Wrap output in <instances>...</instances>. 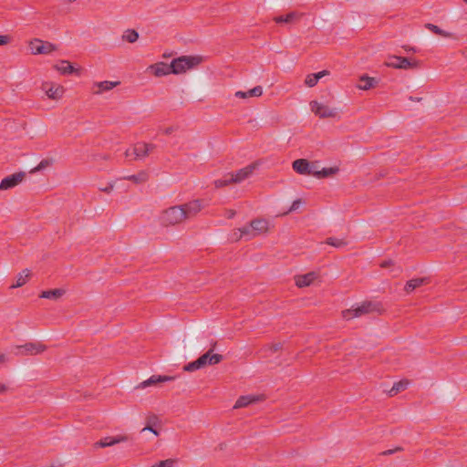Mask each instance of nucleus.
<instances>
[{
  "label": "nucleus",
  "mask_w": 467,
  "mask_h": 467,
  "mask_svg": "<svg viewBox=\"0 0 467 467\" xmlns=\"http://www.w3.org/2000/svg\"><path fill=\"white\" fill-rule=\"evenodd\" d=\"M185 218V212L181 205H174L164 210L160 216V223L162 226H174L182 223Z\"/></svg>",
  "instance_id": "obj_1"
},
{
  "label": "nucleus",
  "mask_w": 467,
  "mask_h": 467,
  "mask_svg": "<svg viewBox=\"0 0 467 467\" xmlns=\"http://www.w3.org/2000/svg\"><path fill=\"white\" fill-rule=\"evenodd\" d=\"M201 61L202 58L197 56H182L171 62V72L175 75L185 73L187 70L199 65Z\"/></svg>",
  "instance_id": "obj_2"
},
{
  "label": "nucleus",
  "mask_w": 467,
  "mask_h": 467,
  "mask_svg": "<svg viewBox=\"0 0 467 467\" xmlns=\"http://www.w3.org/2000/svg\"><path fill=\"white\" fill-rule=\"evenodd\" d=\"M379 311V306L377 303L371 301L363 302L361 305L356 307L344 310L342 316L345 319L349 320L354 317H361L365 314Z\"/></svg>",
  "instance_id": "obj_3"
},
{
  "label": "nucleus",
  "mask_w": 467,
  "mask_h": 467,
  "mask_svg": "<svg viewBox=\"0 0 467 467\" xmlns=\"http://www.w3.org/2000/svg\"><path fill=\"white\" fill-rule=\"evenodd\" d=\"M385 65L392 68L410 69L418 67L419 62L417 60H410L405 57L391 56L385 62Z\"/></svg>",
  "instance_id": "obj_4"
},
{
  "label": "nucleus",
  "mask_w": 467,
  "mask_h": 467,
  "mask_svg": "<svg viewBox=\"0 0 467 467\" xmlns=\"http://www.w3.org/2000/svg\"><path fill=\"white\" fill-rule=\"evenodd\" d=\"M29 48L31 53L34 55L50 54L51 52L57 50L56 45L38 38H35L34 40L30 41Z\"/></svg>",
  "instance_id": "obj_5"
},
{
  "label": "nucleus",
  "mask_w": 467,
  "mask_h": 467,
  "mask_svg": "<svg viewBox=\"0 0 467 467\" xmlns=\"http://www.w3.org/2000/svg\"><path fill=\"white\" fill-rule=\"evenodd\" d=\"M311 110L319 118H335L337 115L336 109L329 108L327 105L319 103L316 100L310 102Z\"/></svg>",
  "instance_id": "obj_6"
},
{
  "label": "nucleus",
  "mask_w": 467,
  "mask_h": 467,
  "mask_svg": "<svg viewBox=\"0 0 467 467\" xmlns=\"http://www.w3.org/2000/svg\"><path fill=\"white\" fill-rule=\"evenodd\" d=\"M17 349L19 350L18 353L22 355H37L44 352L47 347L40 342H28L25 345L18 346Z\"/></svg>",
  "instance_id": "obj_7"
},
{
  "label": "nucleus",
  "mask_w": 467,
  "mask_h": 467,
  "mask_svg": "<svg viewBox=\"0 0 467 467\" xmlns=\"http://www.w3.org/2000/svg\"><path fill=\"white\" fill-rule=\"evenodd\" d=\"M26 173L19 171L4 178L0 182V190H9L19 184L25 178Z\"/></svg>",
  "instance_id": "obj_8"
},
{
  "label": "nucleus",
  "mask_w": 467,
  "mask_h": 467,
  "mask_svg": "<svg viewBox=\"0 0 467 467\" xmlns=\"http://www.w3.org/2000/svg\"><path fill=\"white\" fill-rule=\"evenodd\" d=\"M156 146L152 143L138 142L132 147V155L134 160L143 159L147 157Z\"/></svg>",
  "instance_id": "obj_9"
},
{
  "label": "nucleus",
  "mask_w": 467,
  "mask_h": 467,
  "mask_svg": "<svg viewBox=\"0 0 467 467\" xmlns=\"http://www.w3.org/2000/svg\"><path fill=\"white\" fill-rule=\"evenodd\" d=\"M256 168V163H251L247 165L246 167L240 169L235 173H229L230 174V181H233L234 183H239L248 177L252 175L254 169Z\"/></svg>",
  "instance_id": "obj_10"
},
{
  "label": "nucleus",
  "mask_w": 467,
  "mask_h": 467,
  "mask_svg": "<svg viewBox=\"0 0 467 467\" xmlns=\"http://www.w3.org/2000/svg\"><path fill=\"white\" fill-rule=\"evenodd\" d=\"M42 89L46 92L47 96L52 99H58L64 93V88L60 85L52 82H44Z\"/></svg>",
  "instance_id": "obj_11"
},
{
  "label": "nucleus",
  "mask_w": 467,
  "mask_h": 467,
  "mask_svg": "<svg viewBox=\"0 0 467 467\" xmlns=\"http://www.w3.org/2000/svg\"><path fill=\"white\" fill-rule=\"evenodd\" d=\"M181 207L185 212V218L190 219L202 211L203 204L201 200L197 199L182 204Z\"/></svg>",
  "instance_id": "obj_12"
},
{
  "label": "nucleus",
  "mask_w": 467,
  "mask_h": 467,
  "mask_svg": "<svg viewBox=\"0 0 467 467\" xmlns=\"http://www.w3.org/2000/svg\"><path fill=\"white\" fill-rule=\"evenodd\" d=\"M213 348H210L207 352L202 354L198 359L201 361L202 367L204 368L208 365H216L219 364L223 357L221 354H213Z\"/></svg>",
  "instance_id": "obj_13"
},
{
  "label": "nucleus",
  "mask_w": 467,
  "mask_h": 467,
  "mask_svg": "<svg viewBox=\"0 0 467 467\" xmlns=\"http://www.w3.org/2000/svg\"><path fill=\"white\" fill-rule=\"evenodd\" d=\"M128 441H129V436H127V435H118L115 437H105V438L99 440V441H97L94 446L97 448L98 447L105 448V447L113 446L115 444Z\"/></svg>",
  "instance_id": "obj_14"
},
{
  "label": "nucleus",
  "mask_w": 467,
  "mask_h": 467,
  "mask_svg": "<svg viewBox=\"0 0 467 467\" xmlns=\"http://www.w3.org/2000/svg\"><path fill=\"white\" fill-rule=\"evenodd\" d=\"M176 379V377L174 376H161V375H152L151 377H150L147 380H144L142 381L140 384V388H146L148 386H152V385H156L158 383H162V382H168V381H172Z\"/></svg>",
  "instance_id": "obj_15"
},
{
  "label": "nucleus",
  "mask_w": 467,
  "mask_h": 467,
  "mask_svg": "<svg viewBox=\"0 0 467 467\" xmlns=\"http://www.w3.org/2000/svg\"><path fill=\"white\" fill-rule=\"evenodd\" d=\"M171 63L167 64L164 62H158L151 65L149 68L153 72L156 77L167 76L169 74H172L171 72Z\"/></svg>",
  "instance_id": "obj_16"
},
{
  "label": "nucleus",
  "mask_w": 467,
  "mask_h": 467,
  "mask_svg": "<svg viewBox=\"0 0 467 467\" xmlns=\"http://www.w3.org/2000/svg\"><path fill=\"white\" fill-rule=\"evenodd\" d=\"M430 283V278L428 277H418V278H413V279H410L409 281H407L406 285H405V287H404V290L407 292V293H411L413 292L416 288H419L424 285H427Z\"/></svg>",
  "instance_id": "obj_17"
},
{
  "label": "nucleus",
  "mask_w": 467,
  "mask_h": 467,
  "mask_svg": "<svg viewBox=\"0 0 467 467\" xmlns=\"http://www.w3.org/2000/svg\"><path fill=\"white\" fill-rule=\"evenodd\" d=\"M293 170L301 175H308L309 161L306 159H297L292 163Z\"/></svg>",
  "instance_id": "obj_18"
},
{
  "label": "nucleus",
  "mask_w": 467,
  "mask_h": 467,
  "mask_svg": "<svg viewBox=\"0 0 467 467\" xmlns=\"http://www.w3.org/2000/svg\"><path fill=\"white\" fill-rule=\"evenodd\" d=\"M317 276V275L315 272H309L306 275H298L296 279V285L298 287L308 286L314 282Z\"/></svg>",
  "instance_id": "obj_19"
},
{
  "label": "nucleus",
  "mask_w": 467,
  "mask_h": 467,
  "mask_svg": "<svg viewBox=\"0 0 467 467\" xmlns=\"http://www.w3.org/2000/svg\"><path fill=\"white\" fill-rule=\"evenodd\" d=\"M254 235L265 233L268 229V223L264 219H254L250 223Z\"/></svg>",
  "instance_id": "obj_20"
},
{
  "label": "nucleus",
  "mask_w": 467,
  "mask_h": 467,
  "mask_svg": "<svg viewBox=\"0 0 467 467\" xmlns=\"http://www.w3.org/2000/svg\"><path fill=\"white\" fill-rule=\"evenodd\" d=\"M328 74L329 72L327 70H322L317 73L308 74L305 79V84L309 88H313L317 84L320 78Z\"/></svg>",
  "instance_id": "obj_21"
},
{
  "label": "nucleus",
  "mask_w": 467,
  "mask_h": 467,
  "mask_svg": "<svg viewBox=\"0 0 467 467\" xmlns=\"http://www.w3.org/2000/svg\"><path fill=\"white\" fill-rule=\"evenodd\" d=\"M54 67L62 75H71L75 72H78V69H76L68 61L62 60L59 64L54 66Z\"/></svg>",
  "instance_id": "obj_22"
},
{
  "label": "nucleus",
  "mask_w": 467,
  "mask_h": 467,
  "mask_svg": "<svg viewBox=\"0 0 467 467\" xmlns=\"http://www.w3.org/2000/svg\"><path fill=\"white\" fill-rule=\"evenodd\" d=\"M120 84L119 81H100L95 83V86L99 88L98 90L94 91V94H101L105 91H109L115 87L119 86Z\"/></svg>",
  "instance_id": "obj_23"
},
{
  "label": "nucleus",
  "mask_w": 467,
  "mask_h": 467,
  "mask_svg": "<svg viewBox=\"0 0 467 467\" xmlns=\"http://www.w3.org/2000/svg\"><path fill=\"white\" fill-rule=\"evenodd\" d=\"M378 84V80L375 78H370L367 75L360 77L358 88L363 90L370 89Z\"/></svg>",
  "instance_id": "obj_24"
},
{
  "label": "nucleus",
  "mask_w": 467,
  "mask_h": 467,
  "mask_svg": "<svg viewBox=\"0 0 467 467\" xmlns=\"http://www.w3.org/2000/svg\"><path fill=\"white\" fill-rule=\"evenodd\" d=\"M65 294V290L62 288H56L51 290L42 291L39 297L57 300Z\"/></svg>",
  "instance_id": "obj_25"
},
{
  "label": "nucleus",
  "mask_w": 467,
  "mask_h": 467,
  "mask_svg": "<svg viewBox=\"0 0 467 467\" xmlns=\"http://www.w3.org/2000/svg\"><path fill=\"white\" fill-rule=\"evenodd\" d=\"M263 94L261 86H256L248 91H237L235 97L240 99H246L248 97H260Z\"/></svg>",
  "instance_id": "obj_26"
},
{
  "label": "nucleus",
  "mask_w": 467,
  "mask_h": 467,
  "mask_svg": "<svg viewBox=\"0 0 467 467\" xmlns=\"http://www.w3.org/2000/svg\"><path fill=\"white\" fill-rule=\"evenodd\" d=\"M30 275V270L26 268L22 270L20 273L16 275V284L12 285L11 288H17L24 285L28 281Z\"/></svg>",
  "instance_id": "obj_27"
},
{
  "label": "nucleus",
  "mask_w": 467,
  "mask_h": 467,
  "mask_svg": "<svg viewBox=\"0 0 467 467\" xmlns=\"http://www.w3.org/2000/svg\"><path fill=\"white\" fill-rule=\"evenodd\" d=\"M124 180L131 181L136 184H140L148 181L149 174L145 171H140L138 174L128 175L123 177Z\"/></svg>",
  "instance_id": "obj_28"
},
{
  "label": "nucleus",
  "mask_w": 467,
  "mask_h": 467,
  "mask_svg": "<svg viewBox=\"0 0 467 467\" xmlns=\"http://www.w3.org/2000/svg\"><path fill=\"white\" fill-rule=\"evenodd\" d=\"M409 380L402 379L398 382H395L392 388L389 389V394L390 397L397 395L400 391L404 390L409 386Z\"/></svg>",
  "instance_id": "obj_29"
},
{
  "label": "nucleus",
  "mask_w": 467,
  "mask_h": 467,
  "mask_svg": "<svg viewBox=\"0 0 467 467\" xmlns=\"http://www.w3.org/2000/svg\"><path fill=\"white\" fill-rule=\"evenodd\" d=\"M339 171L338 167L323 168L319 172H316L317 179L328 178L336 175Z\"/></svg>",
  "instance_id": "obj_30"
},
{
  "label": "nucleus",
  "mask_w": 467,
  "mask_h": 467,
  "mask_svg": "<svg viewBox=\"0 0 467 467\" xmlns=\"http://www.w3.org/2000/svg\"><path fill=\"white\" fill-rule=\"evenodd\" d=\"M255 400H256L255 398L252 397V396H241L236 400L234 408V409L244 408V407H246L249 404L254 402Z\"/></svg>",
  "instance_id": "obj_31"
},
{
  "label": "nucleus",
  "mask_w": 467,
  "mask_h": 467,
  "mask_svg": "<svg viewBox=\"0 0 467 467\" xmlns=\"http://www.w3.org/2000/svg\"><path fill=\"white\" fill-rule=\"evenodd\" d=\"M138 38L139 33L134 29H127L122 35V39L129 43H134L138 40Z\"/></svg>",
  "instance_id": "obj_32"
},
{
  "label": "nucleus",
  "mask_w": 467,
  "mask_h": 467,
  "mask_svg": "<svg viewBox=\"0 0 467 467\" xmlns=\"http://www.w3.org/2000/svg\"><path fill=\"white\" fill-rule=\"evenodd\" d=\"M298 16L297 13L290 12L285 16H279L274 18L275 22L277 24L281 23H291L295 18Z\"/></svg>",
  "instance_id": "obj_33"
},
{
  "label": "nucleus",
  "mask_w": 467,
  "mask_h": 467,
  "mask_svg": "<svg viewBox=\"0 0 467 467\" xmlns=\"http://www.w3.org/2000/svg\"><path fill=\"white\" fill-rule=\"evenodd\" d=\"M325 243L336 248H342L348 244V243L344 239L336 237H328L326 239Z\"/></svg>",
  "instance_id": "obj_34"
},
{
  "label": "nucleus",
  "mask_w": 467,
  "mask_h": 467,
  "mask_svg": "<svg viewBox=\"0 0 467 467\" xmlns=\"http://www.w3.org/2000/svg\"><path fill=\"white\" fill-rule=\"evenodd\" d=\"M425 27L428 28L429 30H431V32H433L434 34L436 35H439V36H441L443 37H448L450 36V33L442 30L441 28H440L438 26L436 25H433V24H431V23H428L425 25Z\"/></svg>",
  "instance_id": "obj_35"
},
{
  "label": "nucleus",
  "mask_w": 467,
  "mask_h": 467,
  "mask_svg": "<svg viewBox=\"0 0 467 467\" xmlns=\"http://www.w3.org/2000/svg\"><path fill=\"white\" fill-rule=\"evenodd\" d=\"M53 163V161L50 159H44L42 160L37 166L31 169L30 173H35L36 171H42L49 166H51Z\"/></svg>",
  "instance_id": "obj_36"
},
{
  "label": "nucleus",
  "mask_w": 467,
  "mask_h": 467,
  "mask_svg": "<svg viewBox=\"0 0 467 467\" xmlns=\"http://www.w3.org/2000/svg\"><path fill=\"white\" fill-rule=\"evenodd\" d=\"M239 232V235H237V233H234V235H236L235 237V240H239L242 236H254V233L252 228H251V225L250 226H244L242 228H239L237 230Z\"/></svg>",
  "instance_id": "obj_37"
},
{
  "label": "nucleus",
  "mask_w": 467,
  "mask_h": 467,
  "mask_svg": "<svg viewBox=\"0 0 467 467\" xmlns=\"http://www.w3.org/2000/svg\"><path fill=\"white\" fill-rule=\"evenodd\" d=\"M201 368H202V367L201 361L198 358L183 367V370L187 372H192Z\"/></svg>",
  "instance_id": "obj_38"
},
{
  "label": "nucleus",
  "mask_w": 467,
  "mask_h": 467,
  "mask_svg": "<svg viewBox=\"0 0 467 467\" xmlns=\"http://www.w3.org/2000/svg\"><path fill=\"white\" fill-rule=\"evenodd\" d=\"M230 183H234L233 181H230V174L225 175L223 179L214 181V186L216 188H222L229 185Z\"/></svg>",
  "instance_id": "obj_39"
},
{
  "label": "nucleus",
  "mask_w": 467,
  "mask_h": 467,
  "mask_svg": "<svg viewBox=\"0 0 467 467\" xmlns=\"http://www.w3.org/2000/svg\"><path fill=\"white\" fill-rule=\"evenodd\" d=\"M176 462L177 461L175 459H167L157 462L151 467H173Z\"/></svg>",
  "instance_id": "obj_40"
},
{
  "label": "nucleus",
  "mask_w": 467,
  "mask_h": 467,
  "mask_svg": "<svg viewBox=\"0 0 467 467\" xmlns=\"http://www.w3.org/2000/svg\"><path fill=\"white\" fill-rule=\"evenodd\" d=\"M318 161H312L310 162L309 161V173L308 175H312L314 177L317 178V174L316 172H319V165H318Z\"/></svg>",
  "instance_id": "obj_41"
},
{
  "label": "nucleus",
  "mask_w": 467,
  "mask_h": 467,
  "mask_svg": "<svg viewBox=\"0 0 467 467\" xmlns=\"http://www.w3.org/2000/svg\"><path fill=\"white\" fill-rule=\"evenodd\" d=\"M282 348H283V344L280 342L274 343V344H271L268 346V349L271 353L277 352L278 350L282 349Z\"/></svg>",
  "instance_id": "obj_42"
},
{
  "label": "nucleus",
  "mask_w": 467,
  "mask_h": 467,
  "mask_svg": "<svg viewBox=\"0 0 467 467\" xmlns=\"http://www.w3.org/2000/svg\"><path fill=\"white\" fill-rule=\"evenodd\" d=\"M302 203V201L301 199H297V200H295L293 202H292V205L291 207L289 208V212H293V211H296L299 208L300 204Z\"/></svg>",
  "instance_id": "obj_43"
},
{
  "label": "nucleus",
  "mask_w": 467,
  "mask_h": 467,
  "mask_svg": "<svg viewBox=\"0 0 467 467\" xmlns=\"http://www.w3.org/2000/svg\"><path fill=\"white\" fill-rule=\"evenodd\" d=\"M403 449L401 447H396L395 449H391V450H387V451H384L381 454L382 455H391L397 451H402Z\"/></svg>",
  "instance_id": "obj_44"
},
{
  "label": "nucleus",
  "mask_w": 467,
  "mask_h": 467,
  "mask_svg": "<svg viewBox=\"0 0 467 467\" xmlns=\"http://www.w3.org/2000/svg\"><path fill=\"white\" fill-rule=\"evenodd\" d=\"M150 431V432H152L154 435L158 436L159 435V431L153 428V426L150 425V424H147L146 427H144L141 431Z\"/></svg>",
  "instance_id": "obj_45"
},
{
  "label": "nucleus",
  "mask_w": 467,
  "mask_h": 467,
  "mask_svg": "<svg viewBox=\"0 0 467 467\" xmlns=\"http://www.w3.org/2000/svg\"><path fill=\"white\" fill-rule=\"evenodd\" d=\"M10 37L5 35H0V46L6 45L9 43Z\"/></svg>",
  "instance_id": "obj_46"
},
{
  "label": "nucleus",
  "mask_w": 467,
  "mask_h": 467,
  "mask_svg": "<svg viewBox=\"0 0 467 467\" xmlns=\"http://www.w3.org/2000/svg\"><path fill=\"white\" fill-rule=\"evenodd\" d=\"M157 422H158V418L155 415L149 418L148 424L153 426V425H156Z\"/></svg>",
  "instance_id": "obj_47"
},
{
  "label": "nucleus",
  "mask_w": 467,
  "mask_h": 467,
  "mask_svg": "<svg viewBox=\"0 0 467 467\" xmlns=\"http://www.w3.org/2000/svg\"><path fill=\"white\" fill-rule=\"evenodd\" d=\"M235 214H236V212L234 210L230 209V210L226 211V217L228 219H233L235 216Z\"/></svg>",
  "instance_id": "obj_48"
},
{
  "label": "nucleus",
  "mask_w": 467,
  "mask_h": 467,
  "mask_svg": "<svg viewBox=\"0 0 467 467\" xmlns=\"http://www.w3.org/2000/svg\"><path fill=\"white\" fill-rule=\"evenodd\" d=\"M113 187V184L109 183L107 187L100 189V191L109 193L112 191Z\"/></svg>",
  "instance_id": "obj_49"
},
{
  "label": "nucleus",
  "mask_w": 467,
  "mask_h": 467,
  "mask_svg": "<svg viewBox=\"0 0 467 467\" xmlns=\"http://www.w3.org/2000/svg\"><path fill=\"white\" fill-rule=\"evenodd\" d=\"M174 130H175V129H174V127H172V126H171V127H168V128H166V129L163 130V133H164V134H166V135H169V134L172 133Z\"/></svg>",
  "instance_id": "obj_50"
},
{
  "label": "nucleus",
  "mask_w": 467,
  "mask_h": 467,
  "mask_svg": "<svg viewBox=\"0 0 467 467\" xmlns=\"http://www.w3.org/2000/svg\"><path fill=\"white\" fill-rule=\"evenodd\" d=\"M6 386L5 384H0V394L6 390Z\"/></svg>",
  "instance_id": "obj_51"
},
{
  "label": "nucleus",
  "mask_w": 467,
  "mask_h": 467,
  "mask_svg": "<svg viewBox=\"0 0 467 467\" xmlns=\"http://www.w3.org/2000/svg\"><path fill=\"white\" fill-rule=\"evenodd\" d=\"M124 154L126 157L130 156L132 154V149H128Z\"/></svg>",
  "instance_id": "obj_52"
},
{
  "label": "nucleus",
  "mask_w": 467,
  "mask_h": 467,
  "mask_svg": "<svg viewBox=\"0 0 467 467\" xmlns=\"http://www.w3.org/2000/svg\"><path fill=\"white\" fill-rule=\"evenodd\" d=\"M405 50L406 51H412L414 53L417 51L415 47H405Z\"/></svg>",
  "instance_id": "obj_53"
},
{
  "label": "nucleus",
  "mask_w": 467,
  "mask_h": 467,
  "mask_svg": "<svg viewBox=\"0 0 467 467\" xmlns=\"http://www.w3.org/2000/svg\"><path fill=\"white\" fill-rule=\"evenodd\" d=\"M5 355L0 354V362H5Z\"/></svg>",
  "instance_id": "obj_54"
},
{
  "label": "nucleus",
  "mask_w": 467,
  "mask_h": 467,
  "mask_svg": "<svg viewBox=\"0 0 467 467\" xmlns=\"http://www.w3.org/2000/svg\"><path fill=\"white\" fill-rule=\"evenodd\" d=\"M100 159H103V160H108L109 159V156L108 155H99V156Z\"/></svg>",
  "instance_id": "obj_55"
},
{
  "label": "nucleus",
  "mask_w": 467,
  "mask_h": 467,
  "mask_svg": "<svg viewBox=\"0 0 467 467\" xmlns=\"http://www.w3.org/2000/svg\"><path fill=\"white\" fill-rule=\"evenodd\" d=\"M389 264H390V262H383V263L381 264V266H382V267H386V266H387V265H389Z\"/></svg>",
  "instance_id": "obj_56"
},
{
  "label": "nucleus",
  "mask_w": 467,
  "mask_h": 467,
  "mask_svg": "<svg viewBox=\"0 0 467 467\" xmlns=\"http://www.w3.org/2000/svg\"><path fill=\"white\" fill-rule=\"evenodd\" d=\"M463 55L467 57V48L463 51Z\"/></svg>",
  "instance_id": "obj_57"
},
{
  "label": "nucleus",
  "mask_w": 467,
  "mask_h": 467,
  "mask_svg": "<svg viewBox=\"0 0 467 467\" xmlns=\"http://www.w3.org/2000/svg\"><path fill=\"white\" fill-rule=\"evenodd\" d=\"M410 99H412V98H410ZM420 99H420V98H415V100H417V101H420ZM413 100H414V99H413Z\"/></svg>",
  "instance_id": "obj_58"
}]
</instances>
